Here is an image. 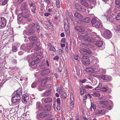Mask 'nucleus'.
Returning a JSON list of instances; mask_svg holds the SVG:
<instances>
[{
  "label": "nucleus",
  "mask_w": 120,
  "mask_h": 120,
  "mask_svg": "<svg viewBox=\"0 0 120 120\" xmlns=\"http://www.w3.org/2000/svg\"><path fill=\"white\" fill-rule=\"evenodd\" d=\"M80 39H83L85 41H88L89 42H93L95 41L94 39L92 37L87 35L79 34L78 35Z\"/></svg>",
  "instance_id": "obj_1"
},
{
  "label": "nucleus",
  "mask_w": 120,
  "mask_h": 120,
  "mask_svg": "<svg viewBox=\"0 0 120 120\" xmlns=\"http://www.w3.org/2000/svg\"><path fill=\"white\" fill-rule=\"evenodd\" d=\"M102 34L104 38L107 39L110 38L112 35V32L109 30H106Z\"/></svg>",
  "instance_id": "obj_2"
},
{
  "label": "nucleus",
  "mask_w": 120,
  "mask_h": 120,
  "mask_svg": "<svg viewBox=\"0 0 120 120\" xmlns=\"http://www.w3.org/2000/svg\"><path fill=\"white\" fill-rule=\"evenodd\" d=\"M81 60L82 62L84 65H88L90 64L89 57L87 56H83Z\"/></svg>",
  "instance_id": "obj_3"
},
{
  "label": "nucleus",
  "mask_w": 120,
  "mask_h": 120,
  "mask_svg": "<svg viewBox=\"0 0 120 120\" xmlns=\"http://www.w3.org/2000/svg\"><path fill=\"white\" fill-rule=\"evenodd\" d=\"M79 51L80 54L83 55V56L86 55L87 53L90 54L91 53V52L90 50H88L83 48L80 49Z\"/></svg>",
  "instance_id": "obj_4"
},
{
  "label": "nucleus",
  "mask_w": 120,
  "mask_h": 120,
  "mask_svg": "<svg viewBox=\"0 0 120 120\" xmlns=\"http://www.w3.org/2000/svg\"><path fill=\"white\" fill-rule=\"evenodd\" d=\"M75 6L76 9L78 11L83 12H84L86 11V9L85 8L82 6L78 4H76Z\"/></svg>",
  "instance_id": "obj_5"
},
{
  "label": "nucleus",
  "mask_w": 120,
  "mask_h": 120,
  "mask_svg": "<svg viewBox=\"0 0 120 120\" xmlns=\"http://www.w3.org/2000/svg\"><path fill=\"white\" fill-rule=\"evenodd\" d=\"M21 99V98L19 96H13L11 99V102L13 103L18 102Z\"/></svg>",
  "instance_id": "obj_6"
},
{
  "label": "nucleus",
  "mask_w": 120,
  "mask_h": 120,
  "mask_svg": "<svg viewBox=\"0 0 120 120\" xmlns=\"http://www.w3.org/2000/svg\"><path fill=\"white\" fill-rule=\"evenodd\" d=\"M50 72V70L48 68L42 69L41 72V74L43 76L47 75Z\"/></svg>",
  "instance_id": "obj_7"
},
{
  "label": "nucleus",
  "mask_w": 120,
  "mask_h": 120,
  "mask_svg": "<svg viewBox=\"0 0 120 120\" xmlns=\"http://www.w3.org/2000/svg\"><path fill=\"white\" fill-rule=\"evenodd\" d=\"M20 49L25 51H28L30 49V48L27 44H24L22 45L20 47Z\"/></svg>",
  "instance_id": "obj_8"
},
{
  "label": "nucleus",
  "mask_w": 120,
  "mask_h": 120,
  "mask_svg": "<svg viewBox=\"0 0 120 120\" xmlns=\"http://www.w3.org/2000/svg\"><path fill=\"white\" fill-rule=\"evenodd\" d=\"M90 20V18L86 17L83 19L78 20L77 23L78 24H79L84 22L88 23L89 22Z\"/></svg>",
  "instance_id": "obj_9"
},
{
  "label": "nucleus",
  "mask_w": 120,
  "mask_h": 120,
  "mask_svg": "<svg viewBox=\"0 0 120 120\" xmlns=\"http://www.w3.org/2000/svg\"><path fill=\"white\" fill-rule=\"evenodd\" d=\"M29 39L30 41H38L39 40V39L37 36L35 35H33L29 38Z\"/></svg>",
  "instance_id": "obj_10"
},
{
  "label": "nucleus",
  "mask_w": 120,
  "mask_h": 120,
  "mask_svg": "<svg viewBox=\"0 0 120 120\" xmlns=\"http://www.w3.org/2000/svg\"><path fill=\"white\" fill-rule=\"evenodd\" d=\"M29 4L30 7H32L31 8V10L34 13H35L36 12V8L35 6V4L34 3L32 2L31 1H29Z\"/></svg>",
  "instance_id": "obj_11"
},
{
  "label": "nucleus",
  "mask_w": 120,
  "mask_h": 120,
  "mask_svg": "<svg viewBox=\"0 0 120 120\" xmlns=\"http://www.w3.org/2000/svg\"><path fill=\"white\" fill-rule=\"evenodd\" d=\"M80 45L82 47L88 49V50H90L89 49V48H93L94 47L93 46L90 44L81 43Z\"/></svg>",
  "instance_id": "obj_12"
},
{
  "label": "nucleus",
  "mask_w": 120,
  "mask_h": 120,
  "mask_svg": "<svg viewBox=\"0 0 120 120\" xmlns=\"http://www.w3.org/2000/svg\"><path fill=\"white\" fill-rule=\"evenodd\" d=\"M40 117L41 118H43L44 117H49L50 116V114L47 113H45L42 112L40 114Z\"/></svg>",
  "instance_id": "obj_13"
},
{
  "label": "nucleus",
  "mask_w": 120,
  "mask_h": 120,
  "mask_svg": "<svg viewBox=\"0 0 120 120\" xmlns=\"http://www.w3.org/2000/svg\"><path fill=\"white\" fill-rule=\"evenodd\" d=\"M22 91L21 88H19L16 91L14 92L17 96H21L22 95Z\"/></svg>",
  "instance_id": "obj_14"
},
{
  "label": "nucleus",
  "mask_w": 120,
  "mask_h": 120,
  "mask_svg": "<svg viewBox=\"0 0 120 120\" xmlns=\"http://www.w3.org/2000/svg\"><path fill=\"white\" fill-rule=\"evenodd\" d=\"M51 93V90L49 89L46 90L43 94V96L44 97H47L49 96Z\"/></svg>",
  "instance_id": "obj_15"
},
{
  "label": "nucleus",
  "mask_w": 120,
  "mask_h": 120,
  "mask_svg": "<svg viewBox=\"0 0 120 120\" xmlns=\"http://www.w3.org/2000/svg\"><path fill=\"white\" fill-rule=\"evenodd\" d=\"M49 79L48 78H44L41 81V85L44 86L47 83V81Z\"/></svg>",
  "instance_id": "obj_16"
},
{
  "label": "nucleus",
  "mask_w": 120,
  "mask_h": 120,
  "mask_svg": "<svg viewBox=\"0 0 120 120\" xmlns=\"http://www.w3.org/2000/svg\"><path fill=\"white\" fill-rule=\"evenodd\" d=\"M35 57L32 58V59H35L37 61L39 60L40 59L42 58V56L40 55H38V54L36 53H34V54Z\"/></svg>",
  "instance_id": "obj_17"
},
{
  "label": "nucleus",
  "mask_w": 120,
  "mask_h": 120,
  "mask_svg": "<svg viewBox=\"0 0 120 120\" xmlns=\"http://www.w3.org/2000/svg\"><path fill=\"white\" fill-rule=\"evenodd\" d=\"M28 11L27 10L25 12H22V14L23 17L25 18H28L30 16V15L28 13Z\"/></svg>",
  "instance_id": "obj_18"
},
{
  "label": "nucleus",
  "mask_w": 120,
  "mask_h": 120,
  "mask_svg": "<svg viewBox=\"0 0 120 120\" xmlns=\"http://www.w3.org/2000/svg\"><path fill=\"white\" fill-rule=\"evenodd\" d=\"M105 109H103L98 111V112H96L95 114L98 116H100L105 114Z\"/></svg>",
  "instance_id": "obj_19"
},
{
  "label": "nucleus",
  "mask_w": 120,
  "mask_h": 120,
  "mask_svg": "<svg viewBox=\"0 0 120 120\" xmlns=\"http://www.w3.org/2000/svg\"><path fill=\"white\" fill-rule=\"evenodd\" d=\"M81 4L86 7H88L89 5L88 3L85 0H82L81 1Z\"/></svg>",
  "instance_id": "obj_20"
},
{
  "label": "nucleus",
  "mask_w": 120,
  "mask_h": 120,
  "mask_svg": "<svg viewBox=\"0 0 120 120\" xmlns=\"http://www.w3.org/2000/svg\"><path fill=\"white\" fill-rule=\"evenodd\" d=\"M75 29L76 30L79 32H84L85 31V29L82 27H77L75 28Z\"/></svg>",
  "instance_id": "obj_21"
},
{
  "label": "nucleus",
  "mask_w": 120,
  "mask_h": 120,
  "mask_svg": "<svg viewBox=\"0 0 120 120\" xmlns=\"http://www.w3.org/2000/svg\"><path fill=\"white\" fill-rule=\"evenodd\" d=\"M74 15L77 18L80 19H82L83 17V16L78 12H76L74 14Z\"/></svg>",
  "instance_id": "obj_22"
},
{
  "label": "nucleus",
  "mask_w": 120,
  "mask_h": 120,
  "mask_svg": "<svg viewBox=\"0 0 120 120\" xmlns=\"http://www.w3.org/2000/svg\"><path fill=\"white\" fill-rule=\"evenodd\" d=\"M1 19L2 24L0 25V26L1 27H4L6 25V21L4 18H2Z\"/></svg>",
  "instance_id": "obj_23"
},
{
  "label": "nucleus",
  "mask_w": 120,
  "mask_h": 120,
  "mask_svg": "<svg viewBox=\"0 0 120 120\" xmlns=\"http://www.w3.org/2000/svg\"><path fill=\"white\" fill-rule=\"evenodd\" d=\"M94 25L97 28H101L102 27V25L100 22L98 21L95 23Z\"/></svg>",
  "instance_id": "obj_24"
},
{
  "label": "nucleus",
  "mask_w": 120,
  "mask_h": 120,
  "mask_svg": "<svg viewBox=\"0 0 120 120\" xmlns=\"http://www.w3.org/2000/svg\"><path fill=\"white\" fill-rule=\"evenodd\" d=\"M44 109L45 111H49L51 109V106L50 105H45L44 107Z\"/></svg>",
  "instance_id": "obj_25"
},
{
  "label": "nucleus",
  "mask_w": 120,
  "mask_h": 120,
  "mask_svg": "<svg viewBox=\"0 0 120 120\" xmlns=\"http://www.w3.org/2000/svg\"><path fill=\"white\" fill-rule=\"evenodd\" d=\"M101 78L105 81H108L109 80V78L106 75H101Z\"/></svg>",
  "instance_id": "obj_26"
},
{
  "label": "nucleus",
  "mask_w": 120,
  "mask_h": 120,
  "mask_svg": "<svg viewBox=\"0 0 120 120\" xmlns=\"http://www.w3.org/2000/svg\"><path fill=\"white\" fill-rule=\"evenodd\" d=\"M27 6V4L26 3L24 2L22 4L21 7V10H25Z\"/></svg>",
  "instance_id": "obj_27"
},
{
  "label": "nucleus",
  "mask_w": 120,
  "mask_h": 120,
  "mask_svg": "<svg viewBox=\"0 0 120 120\" xmlns=\"http://www.w3.org/2000/svg\"><path fill=\"white\" fill-rule=\"evenodd\" d=\"M52 101V99L50 97H48L44 100V101L45 103H49L51 102Z\"/></svg>",
  "instance_id": "obj_28"
},
{
  "label": "nucleus",
  "mask_w": 120,
  "mask_h": 120,
  "mask_svg": "<svg viewBox=\"0 0 120 120\" xmlns=\"http://www.w3.org/2000/svg\"><path fill=\"white\" fill-rule=\"evenodd\" d=\"M116 7L118 8H120V0H116L115 1Z\"/></svg>",
  "instance_id": "obj_29"
},
{
  "label": "nucleus",
  "mask_w": 120,
  "mask_h": 120,
  "mask_svg": "<svg viewBox=\"0 0 120 120\" xmlns=\"http://www.w3.org/2000/svg\"><path fill=\"white\" fill-rule=\"evenodd\" d=\"M35 30L33 29L30 28L28 30V33L29 35H32L34 33Z\"/></svg>",
  "instance_id": "obj_30"
},
{
  "label": "nucleus",
  "mask_w": 120,
  "mask_h": 120,
  "mask_svg": "<svg viewBox=\"0 0 120 120\" xmlns=\"http://www.w3.org/2000/svg\"><path fill=\"white\" fill-rule=\"evenodd\" d=\"M91 95L94 96L96 97H99L100 95V94L98 91L94 92L91 94Z\"/></svg>",
  "instance_id": "obj_31"
},
{
  "label": "nucleus",
  "mask_w": 120,
  "mask_h": 120,
  "mask_svg": "<svg viewBox=\"0 0 120 120\" xmlns=\"http://www.w3.org/2000/svg\"><path fill=\"white\" fill-rule=\"evenodd\" d=\"M85 71L87 72H90L91 73H93L94 70L93 68H86Z\"/></svg>",
  "instance_id": "obj_32"
},
{
  "label": "nucleus",
  "mask_w": 120,
  "mask_h": 120,
  "mask_svg": "<svg viewBox=\"0 0 120 120\" xmlns=\"http://www.w3.org/2000/svg\"><path fill=\"white\" fill-rule=\"evenodd\" d=\"M104 107L108 109H110L111 108V105L109 104L108 101H107L105 103Z\"/></svg>",
  "instance_id": "obj_33"
},
{
  "label": "nucleus",
  "mask_w": 120,
  "mask_h": 120,
  "mask_svg": "<svg viewBox=\"0 0 120 120\" xmlns=\"http://www.w3.org/2000/svg\"><path fill=\"white\" fill-rule=\"evenodd\" d=\"M95 44L99 47H101L103 44L102 42L101 41H98L94 43Z\"/></svg>",
  "instance_id": "obj_34"
},
{
  "label": "nucleus",
  "mask_w": 120,
  "mask_h": 120,
  "mask_svg": "<svg viewBox=\"0 0 120 120\" xmlns=\"http://www.w3.org/2000/svg\"><path fill=\"white\" fill-rule=\"evenodd\" d=\"M65 31L67 34L69 35L70 34L69 28L68 26V25L66 27H64Z\"/></svg>",
  "instance_id": "obj_35"
},
{
  "label": "nucleus",
  "mask_w": 120,
  "mask_h": 120,
  "mask_svg": "<svg viewBox=\"0 0 120 120\" xmlns=\"http://www.w3.org/2000/svg\"><path fill=\"white\" fill-rule=\"evenodd\" d=\"M36 109H38L39 110H40V109L42 107V105L41 104L38 102L37 103L36 105Z\"/></svg>",
  "instance_id": "obj_36"
},
{
  "label": "nucleus",
  "mask_w": 120,
  "mask_h": 120,
  "mask_svg": "<svg viewBox=\"0 0 120 120\" xmlns=\"http://www.w3.org/2000/svg\"><path fill=\"white\" fill-rule=\"evenodd\" d=\"M97 20L96 19L94 18H93L92 20L91 21V23L92 25H95V23H96L97 21Z\"/></svg>",
  "instance_id": "obj_37"
},
{
  "label": "nucleus",
  "mask_w": 120,
  "mask_h": 120,
  "mask_svg": "<svg viewBox=\"0 0 120 120\" xmlns=\"http://www.w3.org/2000/svg\"><path fill=\"white\" fill-rule=\"evenodd\" d=\"M108 88L107 87H103V88H101L100 89V90H101L102 91H103L106 92L107 90H108Z\"/></svg>",
  "instance_id": "obj_38"
},
{
  "label": "nucleus",
  "mask_w": 120,
  "mask_h": 120,
  "mask_svg": "<svg viewBox=\"0 0 120 120\" xmlns=\"http://www.w3.org/2000/svg\"><path fill=\"white\" fill-rule=\"evenodd\" d=\"M18 20L21 21L22 19V16L21 14H20L18 16Z\"/></svg>",
  "instance_id": "obj_39"
},
{
  "label": "nucleus",
  "mask_w": 120,
  "mask_h": 120,
  "mask_svg": "<svg viewBox=\"0 0 120 120\" xmlns=\"http://www.w3.org/2000/svg\"><path fill=\"white\" fill-rule=\"evenodd\" d=\"M56 4L58 8H59L60 7V2L59 0H56Z\"/></svg>",
  "instance_id": "obj_40"
},
{
  "label": "nucleus",
  "mask_w": 120,
  "mask_h": 120,
  "mask_svg": "<svg viewBox=\"0 0 120 120\" xmlns=\"http://www.w3.org/2000/svg\"><path fill=\"white\" fill-rule=\"evenodd\" d=\"M75 59L76 60L79 61L80 60L79 57L78 55H76L74 56Z\"/></svg>",
  "instance_id": "obj_41"
},
{
  "label": "nucleus",
  "mask_w": 120,
  "mask_h": 120,
  "mask_svg": "<svg viewBox=\"0 0 120 120\" xmlns=\"http://www.w3.org/2000/svg\"><path fill=\"white\" fill-rule=\"evenodd\" d=\"M36 61H37L35 59L33 60L31 62V65L33 66L35 64L37 63Z\"/></svg>",
  "instance_id": "obj_42"
},
{
  "label": "nucleus",
  "mask_w": 120,
  "mask_h": 120,
  "mask_svg": "<svg viewBox=\"0 0 120 120\" xmlns=\"http://www.w3.org/2000/svg\"><path fill=\"white\" fill-rule=\"evenodd\" d=\"M107 101H99V103L100 104H101L102 105H104L105 106Z\"/></svg>",
  "instance_id": "obj_43"
},
{
  "label": "nucleus",
  "mask_w": 120,
  "mask_h": 120,
  "mask_svg": "<svg viewBox=\"0 0 120 120\" xmlns=\"http://www.w3.org/2000/svg\"><path fill=\"white\" fill-rule=\"evenodd\" d=\"M74 102L72 101L70 103V108L71 109H72L74 107Z\"/></svg>",
  "instance_id": "obj_44"
},
{
  "label": "nucleus",
  "mask_w": 120,
  "mask_h": 120,
  "mask_svg": "<svg viewBox=\"0 0 120 120\" xmlns=\"http://www.w3.org/2000/svg\"><path fill=\"white\" fill-rule=\"evenodd\" d=\"M12 51L13 52H15L17 50V48L16 47L14 46L13 47L12 49Z\"/></svg>",
  "instance_id": "obj_45"
},
{
  "label": "nucleus",
  "mask_w": 120,
  "mask_h": 120,
  "mask_svg": "<svg viewBox=\"0 0 120 120\" xmlns=\"http://www.w3.org/2000/svg\"><path fill=\"white\" fill-rule=\"evenodd\" d=\"M116 20H120V13H118L116 16Z\"/></svg>",
  "instance_id": "obj_46"
},
{
  "label": "nucleus",
  "mask_w": 120,
  "mask_h": 120,
  "mask_svg": "<svg viewBox=\"0 0 120 120\" xmlns=\"http://www.w3.org/2000/svg\"><path fill=\"white\" fill-rule=\"evenodd\" d=\"M91 107L94 110L96 108V106L95 104L93 103H91Z\"/></svg>",
  "instance_id": "obj_47"
},
{
  "label": "nucleus",
  "mask_w": 120,
  "mask_h": 120,
  "mask_svg": "<svg viewBox=\"0 0 120 120\" xmlns=\"http://www.w3.org/2000/svg\"><path fill=\"white\" fill-rule=\"evenodd\" d=\"M12 63L14 64H16L17 63V61L16 60L13 59H12L11 61Z\"/></svg>",
  "instance_id": "obj_48"
},
{
  "label": "nucleus",
  "mask_w": 120,
  "mask_h": 120,
  "mask_svg": "<svg viewBox=\"0 0 120 120\" xmlns=\"http://www.w3.org/2000/svg\"><path fill=\"white\" fill-rule=\"evenodd\" d=\"M43 86H42L41 85L38 88L39 90L41 91L44 89V88L43 87Z\"/></svg>",
  "instance_id": "obj_49"
},
{
  "label": "nucleus",
  "mask_w": 120,
  "mask_h": 120,
  "mask_svg": "<svg viewBox=\"0 0 120 120\" xmlns=\"http://www.w3.org/2000/svg\"><path fill=\"white\" fill-rule=\"evenodd\" d=\"M50 50L51 51H53L54 52H56V50L54 47H51L50 48Z\"/></svg>",
  "instance_id": "obj_50"
},
{
  "label": "nucleus",
  "mask_w": 120,
  "mask_h": 120,
  "mask_svg": "<svg viewBox=\"0 0 120 120\" xmlns=\"http://www.w3.org/2000/svg\"><path fill=\"white\" fill-rule=\"evenodd\" d=\"M85 88L87 89H92L93 88L91 86H90L88 85H87L85 86Z\"/></svg>",
  "instance_id": "obj_51"
},
{
  "label": "nucleus",
  "mask_w": 120,
  "mask_h": 120,
  "mask_svg": "<svg viewBox=\"0 0 120 120\" xmlns=\"http://www.w3.org/2000/svg\"><path fill=\"white\" fill-rule=\"evenodd\" d=\"M22 101L24 103H27V101L26 98H22Z\"/></svg>",
  "instance_id": "obj_52"
},
{
  "label": "nucleus",
  "mask_w": 120,
  "mask_h": 120,
  "mask_svg": "<svg viewBox=\"0 0 120 120\" xmlns=\"http://www.w3.org/2000/svg\"><path fill=\"white\" fill-rule=\"evenodd\" d=\"M35 24L34 23H32L29 26V27L32 28L34 27L35 26Z\"/></svg>",
  "instance_id": "obj_53"
},
{
  "label": "nucleus",
  "mask_w": 120,
  "mask_h": 120,
  "mask_svg": "<svg viewBox=\"0 0 120 120\" xmlns=\"http://www.w3.org/2000/svg\"><path fill=\"white\" fill-rule=\"evenodd\" d=\"M28 96V95L27 93L25 94H23L22 96V98H26Z\"/></svg>",
  "instance_id": "obj_54"
},
{
  "label": "nucleus",
  "mask_w": 120,
  "mask_h": 120,
  "mask_svg": "<svg viewBox=\"0 0 120 120\" xmlns=\"http://www.w3.org/2000/svg\"><path fill=\"white\" fill-rule=\"evenodd\" d=\"M36 84L35 82H34L31 85V87L33 88H35L36 86Z\"/></svg>",
  "instance_id": "obj_55"
},
{
  "label": "nucleus",
  "mask_w": 120,
  "mask_h": 120,
  "mask_svg": "<svg viewBox=\"0 0 120 120\" xmlns=\"http://www.w3.org/2000/svg\"><path fill=\"white\" fill-rule=\"evenodd\" d=\"M102 86V84L101 83H99L98 86L96 88H95L94 89L95 90H98L99 89L98 87L99 86Z\"/></svg>",
  "instance_id": "obj_56"
},
{
  "label": "nucleus",
  "mask_w": 120,
  "mask_h": 120,
  "mask_svg": "<svg viewBox=\"0 0 120 120\" xmlns=\"http://www.w3.org/2000/svg\"><path fill=\"white\" fill-rule=\"evenodd\" d=\"M112 11V8H109L107 10L106 12L107 13H110Z\"/></svg>",
  "instance_id": "obj_57"
},
{
  "label": "nucleus",
  "mask_w": 120,
  "mask_h": 120,
  "mask_svg": "<svg viewBox=\"0 0 120 120\" xmlns=\"http://www.w3.org/2000/svg\"><path fill=\"white\" fill-rule=\"evenodd\" d=\"M87 78L89 80L93 82V79L92 77H87Z\"/></svg>",
  "instance_id": "obj_58"
},
{
  "label": "nucleus",
  "mask_w": 120,
  "mask_h": 120,
  "mask_svg": "<svg viewBox=\"0 0 120 120\" xmlns=\"http://www.w3.org/2000/svg\"><path fill=\"white\" fill-rule=\"evenodd\" d=\"M59 57L58 56H56L53 58L54 60H56V61H58L59 60Z\"/></svg>",
  "instance_id": "obj_59"
},
{
  "label": "nucleus",
  "mask_w": 120,
  "mask_h": 120,
  "mask_svg": "<svg viewBox=\"0 0 120 120\" xmlns=\"http://www.w3.org/2000/svg\"><path fill=\"white\" fill-rule=\"evenodd\" d=\"M7 0H4L3 1V2L2 3V5H5L6 4V3H7Z\"/></svg>",
  "instance_id": "obj_60"
},
{
  "label": "nucleus",
  "mask_w": 120,
  "mask_h": 120,
  "mask_svg": "<svg viewBox=\"0 0 120 120\" xmlns=\"http://www.w3.org/2000/svg\"><path fill=\"white\" fill-rule=\"evenodd\" d=\"M117 30L119 31L120 32V25H118L117 27Z\"/></svg>",
  "instance_id": "obj_61"
},
{
  "label": "nucleus",
  "mask_w": 120,
  "mask_h": 120,
  "mask_svg": "<svg viewBox=\"0 0 120 120\" xmlns=\"http://www.w3.org/2000/svg\"><path fill=\"white\" fill-rule=\"evenodd\" d=\"M56 108L57 110L58 111H59L60 110V107L59 104H58V105L57 106Z\"/></svg>",
  "instance_id": "obj_62"
},
{
  "label": "nucleus",
  "mask_w": 120,
  "mask_h": 120,
  "mask_svg": "<svg viewBox=\"0 0 120 120\" xmlns=\"http://www.w3.org/2000/svg\"><path fill=\"white\" fill-rule=\"evenodd\" d=\"M86 81V79H84L83 80H81L80 81V82L81 83H83L85 82Z\"/></svg>",
  "instance_id": "obj_63"
},
{
  "label": "nucleus",
  "mask_w": 120,
  "mask_h": 120,
  "mask_svg": "<svg viewBox=\"0 0 120 120\" xmlns=\"http://www.w3.org/2000/svg\"><path fill=\"white\" fill-rule=\"evenodd\" d=\"M44 2L47 4H49L50 3V2L49 0H45Z\"/></svg>",
  "instance_id": "obj_64"
}]
</instances>
